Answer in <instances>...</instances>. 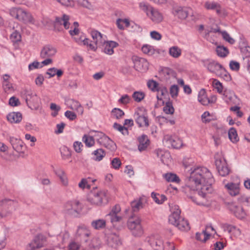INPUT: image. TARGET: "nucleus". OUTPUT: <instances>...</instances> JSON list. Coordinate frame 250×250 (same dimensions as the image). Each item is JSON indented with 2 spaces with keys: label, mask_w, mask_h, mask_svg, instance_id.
I'll return each mask as SVG.
<instances>
[{
  "label": "nucleus",
  "mask_w": 250,
  "mask_h": 250,
  "mask_svg": "<svg viewBox=\"0 0 250 250\" xmlns=\"http://www.w3.org/2000/svg\"><path fill=\"white\" fill-rule=\"evenodd\" d=\"M46 245V238L42 234H38L35 237L33 240L29 244L27 250H36Z\"/></svg>",
  "instance_id": "obj_11"
},
{
  "label": "nucleus",
  "mask_w": 250,
  "mask_h": 250,
  "mask_svg": "<svg viewBox=\"0 0 250 250\" xmlns=\"http://www.w3.org/2000/svg\"><path fill=\"white\" fill-rule=\"evenodd\" d=\"M144 199L142 198L134 200L131 202L132 210L134 212H137L144 207Z\"/></svg>",
  "instance_id": "obj_31"
},
{
  "label": "nucleus",
  "mask_w": 250,
  "mask_h": 250,
  "mask_svg": "<svg viewBox=\"0 0 250 250\" xmlns=\"http://www.w3.org/2000/svg\"><path fill=\"white\" fill-rule=\"evenodd\" d=\"M66 104L70 109L76 111L80 115L83 114V108L78 101L71 99L67 101Z\"/></svg>",
  "instance_id": "obj_23"
},
{
  "label": "nucleus",
  "mask_w": 250,
  "mask_h": 250,
  "mask_svg": "<svg viewBox=\"0 0 250 250\" xmlns=\"http://www.w3.org/2000/svg\"><path fill=\"white\" fill-rule=\"evenodd\" d=\"M64 209L68 214L75 216L82 209V207L79 201H69L64 205Z\"/></svg>",
  "instance_id": "obj_9"
},
{
  "label": "nucleus",
  "mask_w": 250,
  "mask_h": 250,
  "mask_svg": "<svg viewBox=\"0 0 250 250\" xmlns=\"http://www.w3.org/2000/svg\"><path fill=\"white\" fill-rule=\"evenodd\" d=\"M46 74L49 75V78L55 76L56 75L60 77L62 75L63 71L61 69H57L55 67H52L48 69Z\"/></svg>",
  "instance_id": "obj_39"
},
{
  "label": "nucleus",
  "mask_w": 250,
  "mask_h": 250,
  "mask_svg": "<svg viewBox=\"0 0 250 250\" xmlns=\"http://www.w3.org/2000/svg\"><path fill=\"white\" fill-rule=\"evenodd\" d=\"M156 91H157L158 93L160 94L161 96H166L168 94L167 87L163 85H159Z\"/></svg>",
  "instance_id": "obj_58"
},
{
  "label": "nucleus",
  "mask_w": 250,
  "mask_h": 250,
  "mask_svg": "<svg viewBox=\"0 0 250 250\" xmlns=\"http://www.w3.org/2000/svg\"><path fill=\"white\" fill-rule=\"evenodd\" d=\"M112 115L117 119H121L124 115V112L120 108H114L111 111Z\"/></svg>",
  "instance_id": "obj_50"
},
{
  "label": "nucleus",
  "mask_w": 250,
  "mask_h": 250,
  "mask_svg": "<svg viewBox=\"0 0 250 250\" xmlns=\"http://www.w3.org/2000/svg\"><path fill=\"white\" fill-rule=\"evenodd\" d=\"M215 165L219 174L222 176H225L229 173L226 160L222 157H215Z\"/></svg>",
  "instance_id": "obj_12"
},
{
  "label": "nucleus",
  "mask_w": 250,
  "mask_h": 250,
  "mask_svg": "<svg viewBox=\"0 0 250 250\" xmlns=\"http://www.w3.org/2000/svg\"><path fill=\"white\" fill-rule=\"evenodd\" d=\"M181 53V49L176 46H172L169 49V55L174 58H177L180 56Z\"/></svg>",
  "instance_id": "obj_40"
},
{
  "label": "nucleus",
  "mask_w": 250,
  "mask_h": 250,
  "mask_svg": "<svg viewBox=\"0 0 250 250\" xmlns=\"http://www.w3.org/2000/svg\"><path fill=\"white\" fill-rule=\"evenodd\" d=\"M10 40L13 42H18L21 40V36L17 30H14L10 35Z\"/></svg>",
  "instance_id": "obj_53"
},
{
  "label": "nucleus",
  "mask_w": 250,
  "mask_h": 250,
  "mask_svg": "<svg viewBox=\"0 0 250 250\" xmlns=\"http://www.w3.org/2000/svg\"><path fill=\"white\" fill-rule=\"evenodd\" d=\"M62 157L63 160H67L71 157V151L66 146H63L60 149Z\"/></svg>",
  "instance_id": "obj_43"
},
{
  "label": "nucleus",
  "mask_w": 250,
  "mask_h": 250,
  "mask_svg": "<svg viewBox=\"0 0 250 250\" xmlns=\"http://www.w3.org/2000/svg\"><path fill=\"white\" fill-rule=\"evenodd\" d=\"M145 97L144 93L139 91H135L132 95V97L134 100L137 102H141Z\"/></svg>",
  "instance_id": "obj_55"
},
{
  "label": "nucleus",
  "mask_w": 250,
  "mask_h": 250,
  "mask_svg": "<svg viewBox=\"0 0 250 250\" xmlns=\"http://www.w3.org/2000/svg\"><path fill=\"white\" fill-rule=\"evenodd\" d=\"M92 227L97 230L104 229L106 226V221L104 219H99L93 220L91 223Z\"/></svg>",
  "instance_id": "obj_34"
},
{
  "label": "nucleus",
  "mask_w": 250,
  "mask_h": 250,
  "mask_svg": "<svg viewBox=\"0 0 250 250\" xmlns=\"http://www.w3.org/2000/svg\"><path fill=\"white\" fill-rule=\"evenodd\" d=\"M69 16L66 14H63L61 17H56L54 21V26L62 25L65 29H68L70 24L69 22Z\"/></svg>",
  "instance_id": "obj_22"
},
{
  "label": "nucleus",
  "mask_w": 250,
  "mask_h": 250,
  "mask_svg": "<svg viewBox=\"0 0 250 250\" xmlns=\"http://www.w3.org/2000/svg\"><path fill=\"white\" fill-rule=\"evenodd\" d=\"M54 172L59 178L62 184L64 186H67L68 182L64 171L61 168H57L54 170Z\"/></svg>",
  "instance_id": "obj_28"
},
{
  "label": "nucleus",
  "mask_w": 250,
  "mask_h": 250,
  "mask_svg": "<svg viewBox=\"0 0 250 250\" xmlns=\"http://www.w3.org/2000/svg\"><path fill=\"white\" fill-rule=\"evenodd\" d=\"M116 24L119 29L124 30L125 27H128L130 23L128 19H118L116 21Z\"/></svg>",
  "instance_id": "obj_42"
},
{
  "label": "nucleus",
  "mask_w": 250,
  "mask_h": 250,
  "mask_svg": "<svg viewBox=\"0 0 250 250\" xmlns=\"http://www.w3.org/2000/svg\"><path fill=\"white\" fill-rule=\"evenodd\" d=\"M108 245L111 247H116L121 244L120 239L118 235L115 233H111L107 236Z\"/></svg>",
  "instance_id": "obj_26"
},
{
  "label": "nucleus",
  "mask_w": 250,
  "mask_h": 250,
  "mask_svg": "<svg viewBox=\"0 0 250 250\" xmlns=\"http://www.w3.org/2000/svg\"><path fill=\"white\" fill-rule=\"evenodd\" d=\"M10 15L24 23H34V20L31 14L22 8L13 7L9 10Z\"/></svg>",
  "instance_id": "obj_4"
},
{
  "label": "nucleus",
  "mask_w": 250,
  "mask_h": 250,
  "mask_svg": "<svg viewBox=\"0 0 250 250\" xmlns=\"http://www.w3.org/2000/svg\"><path fill=\"white\" fill-rule=\"evenodd\" d=\"M148 16L150 17L151 20L156 23H159L163 20L162 14L154 8L150 9V12Z\"/></svg>",
  "instance_id": "obj_29"
},
{
  "label": "nucleus",
  "mask_w": 250,
  "mask_h": 250,
  "mask_svg": "<svg viewBox=\"0 0 250 250\" xmlns=\"http://www.w3.org/2000/svg\"><path fill=\"white\" fill-rule=\"evenodd\" d=\"M145 242L154 249L161 248L162 250H164L163 241L161 236L158 235L147 237L145 239Z\"/></svg>",
  "instance_id": "obj_15"
},
{
  "label": "nucleus",
  "mask_w": 250,
  "mask_h": 250,
  "mask_svg": "<svg viewBox=\"0 0 250 250\" xmlns=\"http://www.w3.org/2000/svg\"><path fill=\"white\" fill-rule=\"evenodd\" d=\"M83 145L81 142L75 141L73 144V148L77 153H80L82 151Z\"/></svg>",
  "instance_id": "obj_60"
},
{
  "label": "nucleus",
  "mask_w": 250,
  "mask_h": 250,
  "mask_svg": "<svg viewBox=\"0 0 250 250\" xmlns=\"http://www.w3.org/2000/svg\"><path fill=\"white\" fill-rule=\"evenodd\" d=\"M139 142L138 149L140 151H143L146 149V148L149 145V140L147 135L143 134L138 138Z\"/></svg>",
  "instance_id": "obj_24"
},
{
  "label": "nucleus",
  "mask_w": 250,
  "mask_h": 250,
  "mask_svg": "<svg viewBox=\"0 0 250 250\" xmlns=\"http://www.w3.org/2000/svg\"><path fill=\"white\" fill-rule=\"evenodd\" d=\"M134 68L142 72L146 71L148 68V62L146 59L134 56L132 58Z\"/></svg>",
  "instance_id": "obj_13"
},
{
  "label": "nucleus",
  "mask_w": 250,
  "mask_h": 250,
  "mask_svg": "<svg viewBox=\"0 0 250 250\" xmlns=\"http://www.w3.org/2000/svg\"><path fill=\"white\" fill-rule=\"evenodd\" d=\"M8 121L11 123H19L22 120V115L20 112H13L7 116Z\"/></svg>",
  "instance_id": "obj_27"
},
{
  "label": "nucleus",
  "mask_w": 250,
  "mask_h": 250,
  "mask_svg": "<svg viewBox=\"0 0 250 250\" xmlns=\"http://www.w3.org/2000/svg\"><path fill=\"white\" fill-rule=\"evenodd\" d=\"M213 85L214 88L216 89L218 92L221 93L223 92V85L222 84L217 80L214 79L213 81Z\"/></svg>",
  "instance_id": "obj_57"
},
{
  "label": "nucleus",
  "mask_w": 250,
  "mask_h": 250,
  "mask_svg": "<svg viewBox=\"0 0 250 250\" xmlns=\"http://www.w3.org/2000/svg\"><path fill=\"white\" fill-rule=\"evenodd\" d=\"M57 52V49L50 45H46L42 47L41 51L40 56L42 59L52 58Z\"/></svg>",
  "instance_id": "obj_19"
},
{
  "label": "nucleus",
  "mask_w": 250,
  "mask_h": 250,
  "mask_svg": "<svg viewBox=\"0 0 250 250\" xmlns=\"http://www.w3.org/2000/svg\"><path fill=\"white\" fill-rule=\"evenodd\" d=\"M210 236L209 233L206 232V230H203L201 232H197L196 234V238L203 242H206Z\"/></svg>",
  "instance_id": "obj_41"
},
{
  "label": "nucleus",
  "mask_w": 250,
  "mask_h": 250,
  "mask_svg": "<svg viewBox=\"0 0 250 250\" xmlns=\"http://www.w3.org/2000/svg\"><path fill=\"white\" fill-rule=\"evenodd\" d=\"M164 142L167 147H169L170 146L174 148H179L182 146V140L177 137L165 136L164 139Z\"/></svg>",
  "instance_id": "obj_17"
},
{
  "label": "nucleus",
  "mask_w": 250,
  "mask_h": 250,
  "mask_svg": "<svg viewBox=\"0 0 250 250\" xmlns=\"http://www.w3.org/2000/svg\"><path fill=\"white\" fill-rule=\"evenodd\" d=\"M163 178L168 182L178 183L180 181L179 177L175 174L167 173L163 174Z\"/></svg>",
  "instance_id": "obj_36"
},
{
  "label": "nucleus",
  "mask_w": 250,
  "mask_h": 250,
  "mask_svg": "<svg viewBox=\"0 0 250 250\" xmlns=\"http://www.w3.org/2000/svg\"><path fill=\"white\" fill-rule=\"evenodd\" d=\"M216 51L217 55L220 57H225L229 53L228 49L223 46H218L216 47Z\"/></svg>",
  "instance_id": "obj_44"
},
{
  "label": "nucleus",
  "mask_w": 250,
  "mask_h": 250,
  "mask_svg": "<svg viewBox=\"0 0 250 250\" xmlns=\"http://www.w3.org/2000/svg\"><path fill=\"white\" fill-rule=\"evenodd\" d=\"M154 153L158 158H160L161 161L164 164L167 162L166 159H168L170 157V154L168 152L165 151L161 149H156L154 151Z\"/></svg>",
  "instance_id": "obj_33"
},
{
  "label": "nucleus",
  "mask_w": 250,
  "mask_h": 250,
  "mask_svg": "<svg viewBox=\"0 0 250 250\" xmlns=\"http://www.w3.org/2000/svg\"><path fill=\"white\" fill-rule=\"evenodd\" d=\"M228 193L232 196H235L240 194V184L229 183L225 185Z\"/></svg>",
  "instance_id": "obj_20"
},
{
  "label": "nucleus",
  "mask_w": 250,
  "mask_h": 250,
  "mask_svg": "<svg viewBox=\"0 0 250 250\" xmlns=\"http://www.w3.org/2000/svg\"><path fill=\"white\" fill-rule=\"evenodd\" d=\"M107 216L109 217L110 222L114 224L116 222H120L123 219V217L120 214L108 213Z\"/></svg>",
  "instance_id": "obj_48"
},
{
  "label": "nucleus",
  "mask_w": 250,
  "mask_h": 250,
  "mask_svg": "<svg viewBox=\"0 0 250 250\" xmlns=\"http://www.w3.org/2000/svg\"><path fill=\"white\" fill-rule=\"evenodd\" d=\"M90 34L93 39L92 42L93 43L89 44V49L95 51L98 47H100L103 45L104 40L103 38L102 34L97 30H92L90 31Z\"/></svg>",
  "instance_id": "obj_8"
},
{
  "label": "nucleus",
  "mask_w": 250,
  "mask_h": 250,
  "mask_svg": "<svg viewBox=\"0 0 250 250\" xmlns=\"http://www.w3.org/2000/svg\"><path fill=\"white\" fill-rule=\"evenodd\" d=\"M93 154L95 157L94 160L97 161H101L105 155V153L103 149H98L95 150Z\"/></svg>",
  "instance_id": "obj_45"
},
{
  "label": "nucleus",
  "mask_w": 250,
  "mask_h": 250,
  "mask_svg": "<svg viewBox=\"0 0 250 250\" xmlns=\"http://www.w3.org/2000/svg\"><path fill=\"white\" fill-rule=\"evenodd\" d=\"M139 5L141 9H142L144 11L146 12V14L147 15H149V13L150 12V9H152L153 8L145 2H141Z\"/></svg>",
  "instance_id": "obj_61"
},
{
  "label": "nucleus",
  "mask_w": 250,
  "mask_h": 250,
  "mask_svg": "<svg viewBox=\"0 0 250 250\" xmlns=\"http://www.w3.org/2000/svg\"><path fill=\"white\" fill-rule=\"evenodd\" d=\"M151 196L153 200L158 204H162L167 199L163 194H159L154 192L151 193Z\"/></svg>",
  "instance_id": "obj_35"
},
{
  "label": "nucleus",
  "mask_w": 250,
  "mask_h": 250,
  "mask_svg": "<svg viewBox=\"0 0 250 250\" xmlns=\"http://www.w3.org/2000/svg\"><path fill=\"white\" fill-rule=\"evenodd\" d=\"M230 68L234 71H238L240 68V64L236 61H231L229 62Z\"/></svg>",
  "instance_id": "obj_64"
},
{
  "label": "nucleus",
  "mask_w": 250,
  "mask_h": 250,
  "mask_svg": "<svg viewBox=\"0 0 250 250\" xmlns=\"http://www.w3.org/2000/svg\"><path fill=\"white\" fill-rule=\"evenodd\" d=\"M113 127L118 131L122 132L123 135H125L128 133V130L126 127L124 126L121 125L118 123H114L113 125Z\"/></svg>",
  "instance_id": "obj_56"
},
{
  "label": "nucleus",
  "mask_w": 250,
  "mask_h": 250,
  "mask_svg": "<svg viewBox=\"0 0 250 250\" xmlns=\"http://www.w3.org/2000/svg\"><path fill=\"white\" fill-rule=\"evenodd\" d=\"M213 181L212 174L206 167L195 168L190 173L185 192H194L196 196H190L192 201L197 205L204 206L206 204L207 194L213 191Z\"/></svg>",
  "instance_id": "obj_1"
},
{
  "label": "nucleus",
  "mask_w": 250,
  "mask_h": 250,
  "mask_svg": "<svg viewBox=\"0 0 250 250\" xmlns=\"http://www.w3.org/2000/svg\"><path fill=\"white\" fill-rule=\"evenodd\" d=\"M227 208L238 218L242 219L246 217L247 214L243 208L234 203H225Z\"/></svg>",
  "instance_id": "obj_10"
},
{
  "label": "nucleus",
  "mask_w": 250,
  "mask_h": 250,
  "mask_svg": "<svg viewBox=\"0 0 250 250\" xmlns=\"http://www.w3.org/2000/svg\"><path fill=\"white\" fill-rule=\"evenodd\" d=\"M172 209V214L169 217V222L176 226L181 230L188 231L189 230L190 227L188 221L180 217L181 210L179 209V207L174 206V208Z\"/></svg>",
  "instance_id": "obj_3"
},
{
  "label": "nucleus",
  "mask_w": 250,
  "mask_h": 250,
  "mask_svg": "<svg viewBox=\"0 0 250 250\" xmlns=\"http://www.w3.org/2000/svg\"><path fill=\"white\" fill-rule=\"evenodd\" d=\"M163 111L166 114H173L174 112V108L172 105V103L170 102H167L163 107Z\"/></svg>",
  "instance_id": "obj_52"
},
{
  "label": "nucleus",
  "mask_w": 250,
  "mask_h": 250,
  "mask_svg": "<svg viewBox=\"0 0 250 250\" xmlns=\"http://www.w3.org/2000/svg\"><path fill=\"white\" fill-rule=\"evenodd\" d=\"M99 144L104 146L111 151H114L116 149L115 143L106 135L104 138H103Z\"/></svg>",
  "instance_id": "obj_25"
},
{
  "label": "nucleus",
  "mask_w": 250,
  "mask_h": 250,
  "mask_svg": "<svg viewBox=\"0 0 250 250\" xmlns=\"http://www.w3.org/2000/svg\"><path fill=\"white\" fill-rule=\"evenodd\" d=\"M130 98L127 94L123 95L121 98L118 100L119 103L125 104L129 103Z\"/></svg>",
  "instance_id": "obj_63"
},
{
  "label": "nucleus",
  "mask_w": 250,
  "mask_h": 250,
  "mask_svg": "<svg viewBox=\"0 0 250 250\" xmlns=\"http://www.w3.org/2000/svg\"><path fill=\"white\" fill-rule=\"evenodd\" d=\"M89 235V231L86 229L82 227L78 228L76 233V236L77 237H81L82 240L85 242H87L88 241V237Z\"/></svg>",
  "instance_id": "obj_30"
},
{
  "label": "nucleus",
  "mask_w": 250,
  "mask_h": 250,
  "mask_svg": "<svg viewBox=\"0 0 250 250\" xmlns=\"http://www.w3.org/2000/svg\"><path fill=\"white\" fill-rule=\"evenodd\" d=\"M210 116V115L209 112H205L201 116L202 122L204 123H207L210 122L211 119L209 118Z\"/></svg>",
  "instance_id": "obj_62"
},
{
  "label": "nucleus",
  "mask_w": 250,
  "mask_h": 250,
  "mask_svg": "<svg viewBox=\"0 0 250 250\" xmlns=\"http://www.w3.org/2000/svg\"><path fill=\"white\" fill-rule=\"evenodd\" d=\"M127 227L134 236L140 237L143 234L144 231L141 225V220L139 218L135 220L130 218L127 222Z\"/></svg>",
  "instance_id": "obj_6"
},
{
  "label": "nucleus",
  "mask_w": 250,
  "mask_h": 250,
  "mask_svg": "<svg viewBox=\"0 0 250 250\" xmlns=\"http://www.w3.org/2000/svg\"><path fill=\"white\" fill-rule=\"evenodd\" d=\"M103 52L109 55H111L114 53V48L118 46V43L114 41H104L103 45Z\"/></svg>",
  "instance_id": "obj_21"
},
{
  "label": "nucleus",
  "mask_w": 250,
  "mask_h": 250,
  "mask_svg": "<svg viewBox=\"0 0 250 250\" xmlns=\"http://www.w3.org/2000/svg\"><path fill=\"white\" fill-rule=\"evenodd\" d=\"M2 205L3 206H8V208L9 210H14L16 209V203L11 200L9 199H4L2 201Z\"/></svg>",
  "instance_id": "obj_46"
},
{
  "label": "nucleus",
  "mask_w": 250,
  "mask_h": 250,
  "mask_svg": "<svg viewBox=\"0 0 250 250\" xmlns=\"http://www.w3.org/2000/svg\"><path fill=\"white\" fill-rule=\"evenodd\" d=\"M179 88L177 85H172L169 89V93L172 98L175 99L178 96Z\"/></svg>",
  "instance_id": "obj_49"
},
{
  "label": "nucleus",
  "mask_w": 250,
  "mask_h": 250,
  "mask_svg": "<svg viewBox=\"0 0 250 250\" xmlns=\"http://www.w3.org/2000/svg\"><path fill=\"white\" fill-rule=\"evenodd\" d=\"M23 92L26 104L29 108H36L39 106L40 99L34 92L27 89L24 90Z\"/></svg>",
  "instance_id": "obj_7"
},
{
  "label": "nucleus",
  "mask_w": 250,
  "mask_h": 250,
  "mask_svg": "<svg viewBox=\"0 0 250 250\" xmlns=\"http://www.w3.org/2000/svg\"><path fill=\"white\" fill-rule=\"evenodd\" d=\"M234 95V93L232 91L225 90L224 91L222 98L226 102L229 103L231 101Z\"/></svg>",
  "instance_id": "obj_47"
},
{
  "label": "nucleus",
  "mask_w": 250,
  "mask_h": 250,
  "mask_svg": "<svg viewBox=\"0 0 250 250\" xmlns=\"http://www.w3.org/2000/svg\"><path fill=\"white\" fill-rule=\"evenodd\" d=\"M87 201L91 205L100 206L108 202L106 191L101 190L97 187L93 188L87 195Z\"/></svg>",
  "instance_id": "obj_2"
},
{
  "label": "nucleus",
  "mask_w": 250,
  "mask_h": 250,
  "mask_svg": "<svg viewBox=\"0 0 250 250\" xmlns=\"http://www.w3.org/2000/svg\"><path fill=\"white\" fill-rule=\"evenodd\" d=\"M218 77L223 79L226 81H229L231 80V76L230 74L226 71L223 67L221 71L217 75Z\"/></svg>",
  "instance_id": "obj_51"
},
{
  "label": "nucleus",
  "mask_w": 250,
  "mask_h": 250,
  "mask_svg": "<svg viewBox=\"0 0 250 250\" xmlns=\"http://www.w3.org/2000/svg\"><path fill=\"white\" fill-rule=\"evenodd\" d=\"M223 39L230 43V44H233L235 42V41L233 39L230 37L229 34L226 31H223L221 32Z\"/></svg>",
  "instance_id": "obj_59"
},
{
  "label": "nucleus",
  "mask_w": 250,
  "mask_h": 250,
  "mask_svg": "<svg viewBox=\"0 0 250 250\" xmlns=\"http://www.w3.org/2000/svg\"><path fill=\"white\" fill-rule=\"evenodd\" d=\"M205 7L208 10H214L216 13L220 15L221 13V8L220 5L215 2L207 1L204 4Z\"/></svg>",
  "instance_id": "obj_32"
},
{
  "label": "nucleus",
  "mask_w": 250,
  "mask_h": 250,
  "mask_svg": "<svg viewBox=\"0 0 250 250\" xmlns=\"http://www.w3.org/2000/svg\"><path fill=\"white\" fill-rule=\"evenodd\" d=\"M173 13L181 19H185L188 16H194L193 11L190 7L177 6L173 8Z\"/></svg>",
  "instance_id": "obj_14"
},
{
  "label": "nucleus",
  "mask_w": 250,
  "mask_h": 250,
  "mask_svg": "<svg viewBox=\"0 0 250 250\" xmlns=\"http://www.w3.org/2000/svg\"><path fill=\"white\" fill-rule=\"evenodd\" d=\"M9 142L15 151L19 153H24L26 149V146L21 139L10 137L9 138Z\"/></svg>",
  "instance_id": "obj_16"
},
{
  "label": "nucleus",
  "mask_w": 250,
  "mask_h": 250,
  "mask_svg": "<svg viewBox=\"0 0 250 250\" xmlns=\"http://www.w3.org/2000/svg\"><path fill=\"white\" fill-rule=\"evenodd\" d=\"M228 135L229 139L232 143H235L239 141L236 130L234 128L231 127L229 129Z\"/></svg>",
  "instance_id": "obj_38"
},
{
  "label": "nucleus",
  "mask_w": 250,
  "mask_h": 250,
  "mask_svg": "<svg viewBox=\"0 0 250 250\" xmlns=\"http://www.w3.org/2000/svg\"><path fill=\"white\" fill-rule=\"evenodd\" d=\"M134 120L140 127L147 128L149 125L147 113L144 107H138L134 114Z\"/></svg>",
  "instance_id": "obj_5"
},
{
  "label": "nucleus",
  "mask_w": 250,
  "mask_h": 250,
  "mask_svg": "<svg viewBox=\"0 0 250 250\" xmlns=\"http://www.w3.org/2000/svg\"><path fill=\"white\" fill-rule=\"evenodd\" d=\"M147 85L151 91L155 92L157 90L159 84L155 81L149 80L147 82Z\"/></svg>",
  "instance_id": "obj_54"
},
{
  "label": "nucleus",
  "mask_w": 250,
  "mask_h": 250,
  "mask_svg": "<svg viewBox=\"0 0 250 250\" xmlns=\"http://www.w3.org/2000/svg\"><path fill=\"white\" fill-rule=\"evenodd\" d=\"M82 141L85 146L88 147L93 146L95 144L94 137L86 134H84L83 136Z\"/></svg>",
  "instance_id": "obj_37"
},
{
  "label": "nucleus",
  "mask_w": 250,
  "mask_h": 250,
  "mask_svg": "<svg viewBox=\"0 0 250 250\" xmlns=\"http://www.w3.org/2000/svg\"><path fill=\"white\" fill-rule=\"evenodd\" d=\"M204 66L210 72L214 73L216 76L223 68L221 64L214 61L205 62Z\"/></svg>",
  "instance_id": "obj_18"
}]
</instances>
